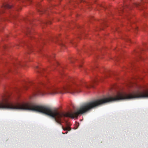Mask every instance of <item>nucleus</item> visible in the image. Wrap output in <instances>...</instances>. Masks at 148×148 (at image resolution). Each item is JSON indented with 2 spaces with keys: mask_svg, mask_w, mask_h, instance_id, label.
<instances>
[{
  "mask_svg": "<svg viewBox=\"0 0 148 148\" xmlns=\"http://www.w3.org/2000/svg\"><path fill=\"white\" fill-rule=\"evenodd\" d=\"M44 86L42 83H40L39 84H34L32 83H27L24 86L25 89H27L30 86H32L34 88L33 95L35 97L39 95L43 96L47 94L51 95H54L58 93L63 94L65 91L68 92L72 94L78 93L81 92V88L85 86L86 88H93V86L91 84H87L84 83L83 84H78L75 81H71L67 83L66 85L62 87L54 86H50L47 87V91L43 90L41 88V86Z\"/></svg>",
  "mask_w": 148,
  "mask_h": 148,
  "instance_id": "obj_1",
  "label": "nucleus"
},
{
  "mask_svg": "<svg viewBox=\"0 0 148 148\" xmlns=\"http://www.w3.org/2000/svg\"><path fill=\"white\" fill-rule=\"evenodd\" d=\"M12 7V6L10 5L8 3L3 4L0 9V14L4 12V10L6 9H9L11 8Z\"/></svg>",
  "mask_w": 148,
  "mask_h": 148,
  "instance_id": "obj_2",
  "label": "nucleus"
},
{
  "mask_svg": "<svg viewBox=\"0 0 148 148\" xmlns=\"http://www.w3.org/2000/svg\"><path fill=\"white\" fill-rule=\"evenodd\" d=\"M36 69H37L36 70V72L41 75H42V74H44L46 72L45 69L39 68L38 66H36Z\"/></svg>",
  "mask_w": 148,
  "mask_h": 148,
  "instance_id": "obj_3",
  "label": "nucleus"
},
{
  "mask_svg": "<svg viewBox=\"0 0 148 148\" xmlns=\"http://www.w3.org/2000/svg\"><path fill=\"white\" fill-rule=\"evenodd\" d=\"M25 33L28 36H29V35H31V29L27 27L26 28V30L25 31Z\"/></svg>",
  "mask_w": 148,
  "mask_h": 148,
  "instance_id": "obj_4",
  "label": "nucleus"
},
{
  "mask_svg": "<svg viewBox=\"0 0 148 148\" xmlns=\"http://www.w3.org/2000/svg\"><path fill=\"white\" fill-rule=\"evenodd\" d=\"M144 2L143 0H142L141 2L140 3H135L134 5V6L136 7H138L139 6H142V4Z\"/></svg>",
  "mask_w": 148,
  "mask_h": 148,
  "instance_id": "obj_5",
  "label": "nucleus"
},
{
  "mask_svg": "<svg viewBox=\"0 0 148 148\" xmlns=\"http://www.w3.org/2000/svg\"><path fill=\"white\" fill-rule=\"evenodd\" d=\"M62 128L64 130H67L69 131H70L71 130V128L69 126H67L66 127L64 128L63 126H62Z\"/></svg>",
  "mask_w": 148,
  "mask_h": 148,
  "instance_id": "obj_6",
  "label": "nucleus"
},
{
  "mask_svg": "<svg viewBox=\"0 0 148 148\" xmlns=\"http://www.w3.org/2000/svg\"><path fill=\"white\" fill-rule=\"evenodd\" d=\"M46 10L42 8L40 10L38 9V11L40 14L44 13L45 12Z\"/></svg>",
  "mask_w": 148,
  "mask_h": 148,
  "instance_id": "obj_7",
  "label": "nucleus"
},
{
  "mask_svg": "<svg viewBox=\"0 0 148 148\" xmlns=\"http://www.w3.org/2000/svg\"><path fill=\"white\" fill-rule=\"evenodd\" d=\"M129 7L128 6L126 5L125 7H122V8H120L119 10V13H120L121 12H122L123 11V10L125 8H128Z\"/></svg>",
  "mask_w": 148,
  "mask_h": 148,
  "instance_id": "obj_8",
  "label": "nucleus"
},
{
  "mask_svg": "<svg viewBox=\"0 0 148 148\" xmlns=\"http://www.w3.org/2000/svg\"><path fill=\"white\" fill-rule=\"evenodd\" d=\"M24 65L22 64L21 63L19 62L15 65V66L16 67H18V66H23Z\"/></svg>",
  "mask_w": 148,
  "mask_h": 148,
  "instance_id": "obj_9",
  "label": "nucleus"
},
{
  "mask_svg": "<svg viewBox=\"0 0 148 148\" xmlns=\"http://www.w3.org/2000/svg\"><path fill=\"white\" fill-rule=\"evenodd\" d=\"M54 56L55 55H53L52 56H51L49 57L48 58V60L49 62H50L51 60L53 59L54 57Z\"/></svg>",
  "mask_w": 148,
  "mask_h": 148,
  "instance_id": "obj_10",
  "label": "nucleus"
},
{
  "mask_svg": "<svg viewBox=\"0 0 148 148\" xmlns=\"http://www.w3.org/2000/svg\"><path fill=\"white\" fill-rule=\"evenodd\" d=\"M21 2L23 3L28 2L30 3L32 2V0H21Z\"/></svg>",
  "mask_w": 148,
  "mask_h": 148,
  "instance_id": "obj_11",
  "label": "nucleus"
},
{
  "mask_svg": "<svg viewBox=\"0 0 148 148\" xmlns=\"http://www.w3.org/2000/svg\"><path fill=\"white\" fill-rule=\"evenodd\" d=\"M59 44L61 46V47H62V48L64 47H65V46L64 44L62 42H60L59 43Z\"/></svg>",
  "mask_w": 148,
  "mask_h": 148,
  "instance_id": "obj_12",
  "label": "nucleus"
},
{
  "mask_svg": "<svg viewBox=\"0 0 148 148\" xmlns=\"http://www.w3.org/2000/svg\"><path fill=\"white\" fill-rule=\"evenodd\" d=\"M47 23L46 22H42V24H46Z\"/></svg>",
  "mask_w": 148,
  "mask_h": 148,
  "instance_id": "obj_13",
  "label": "nucleus"
},
{
  "mask_svg": "<svg viewBox=\"0 0 148 148\" xmlns=\"http://www.w3.org/2000/svg\"><path fill=\"white\" fill-rule=\"evenodd\" d=\"M62 70H60V74L61 75H62Z\"/></svg>",
  "mask_w": 148,
  "mask_h": 148,
  "instance_id": "obj_14",
  "label": "nucleus"
},
{
  "mask_svg": "<svg viewBox=\"0 0 148 148\" xmlns=\"http://www.w3.org/2000/svg\"><path fill=\"white\" fill-rule=\"evenodd\" d=\"M58 64H59L57 62H56V65H58Z\"/></svg>",
  "mask_w": 148,
  "mask_h": 148,
  "instance_id": "obj_15",
  "label": "nucleus"
},
{
  "mask_svg": "<svg viewBox=\"0 0 148 148\" xmlns=\"http://www.w3.org/2000/svg\"><path fill=\"white\" fill-rule=\"evenodd\" d=\"M101 6L102 7H103V8H105V7L103 6L102 5H101Z\"/></svg>",
  "mask_w": 148,
  "mask_h": 148,
  "instance_id": "obj_16",
  "label": "nucleus"
},
{
  "mask_svg": "<svg viewBox=\"0 0 148 148\" xmlns=\"http://www.w3.org/2000/svg\"><path fill=\"white\" fill-rule=\"evenodd\" d=\"M67 132H66L65 133H64V134H67Z\"/></svg>",
  "mask_w": 148,
  "mask_h": 148,
  "instance_id": "obj_17",
  "label": "nucleus"
},
{
  "mask_svg": "<svg viewBox=\"0 0 148 148\" xmlns=\"http://www.w3.org/2000/svg\"><path fill=\"white\" fill-rule=\"evenodd\" d=\"M79 67H81L82 66L81 65H79Z\"/></svg>",
  "mask_w": 148,
  "mask_h": 148,
  "instance_id": "obj_18",
  "label": "nucleus"
},
{
  "mask_svg": "<svg viewBox=\"0 0 148 148\" xmlns=\"http://www.w3.org/2000/svg\"><path fill=\"white\" fill-rule=\"evenodd\" d=\"M13 18H15V17L14 16H13Z\"/></svg>",
  "mask_w": 148,
  "mask_h": 148,
  "instance_id": "obj_19",
  "label": "nucleus"
},
{
  "mask_svg": "<svg viewBox=\"0 0 148 148\" xmlns=\"http://www.w3.org/2000/svg\"><path fill=\"white\" fill-rule=\"evenodd\" d=\"M30 36V38H31V37H32L31 36Z\"/></svg>",
  "mask_w": 148,
  "mask_h": 148,
  "instance_id": "obj_20",
  "label": "nucleus"
},
{
  "mask_svg": "<svg viewBox=\"0 0 148 148\" xmlns=\"http://www.w3.org/2000/svg\"><path fill=\"white\" fill-rule=\"evenodd\" d=\"M56 65H55L54 66V67H55V66Z\"/></svg>",
  "mask_w": 148,
  "mask_h": 148,
  "instance_id": "obj_21",
  "label": "nucleus"
},
{
  "mask_svg": "<svg viewBox=\"0 0 148 148\" xmlns=\"http://www.w3.org/2000/svg\"><path fill=\"white\" fill-rule=\"evenodd\" d=\"M128 41H130V39H129Z\"/></svg>",
  "mask_w": 148,
  "mask_h": 148,
  "instance_id": "obj_22",
  "label": "nucleus"
}]
</instances>
